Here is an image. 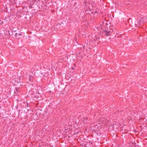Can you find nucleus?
Here are the masks:
<instances>
[{
  "instance_id": "1",
  "label": "nucleus",
  "mask_w": 147,
  "mask_h": 147,
  "mask_svg": "<svg viewBox=\"0 0 147 147\" xmlns=\"http://www.w3.org/2000/svg\"><path fill=\"white\" fill-rule=\"evenodd\" d=\"M111 32L109 30L104 31L103 33L105 34L106 36H108L109 35Z\"/></svg>"
},
{
  "instance_id": "2",
  "label": "nucleus",
  "mask_w": 147,
  "mask_h": 147,
  "mask_svg": "<svg viewBox=\"0 0 147 147\" xmlns=\"http://www.w3.org/2000/svg\"><path fill=\"white\" fill-rule=\"evenodd\" d=\"M16 90L17 91H18L19 90V89H18V88H16Z\"/></svg>"
},
{
  "instance_id": "3",
  "label": "nucleus",
  "mask_w": 147,
  "mask_h": 147,
  "mask_svg": "<svg viewBox=\"0 0 147 147\" xmlns=\"http://www.w3.org/2000/svg\"><path fill=\"white\" fill-rule=\"evenodd\" d=\"M138 23L139 24H141L142 23L140 22Z\"/></svg>"
}]
</instances>
